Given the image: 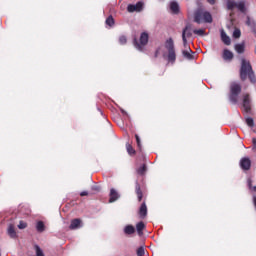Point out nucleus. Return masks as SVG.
<instances>
[{
    "mask_svg": "<svg viewBox=\"0 0 256 256\" xmlns=\"http://www.w3.org/2000/svg\"><path fill=\"white\" fill-rule=\"evenodd\" d=\"M162 55L164 59H167L170 63H175L177 59V54H175V43L173 38L166 40L164 46L159 47L155 52V57Z\"/></svg>",
    "mask_w": 256,
    "mask_h": 256,
    "instance_id": "nucleus-1",
    "label": "nucleus"
},
{
    "mask_svg": "<svg viewBox=\"0 0 256 256\" xmlns=\"http://www.w3.org/2000/svg\"><path fill=\"white\" fill-rule=\"evenodd\" d=\"M250 79V83H256L255 72L251 66V62L245 58H241V67H240V79L246 81Z\"/></svg>",
    "mask_w": 256,
    "mask_h": 256,
    "instance_id": "nucleus-2",
    "label": "nucleus"
},
{
    "mask_svg": "<svg viewBox=\"0 0 256 256\" xmlns=\"http://www.w3.org/2000/svg\"><path fill=\"white\" fill-rule=\"evenodd\" d=\"M194 21L195 23H212L213 17L211 16V13L203 10L198 9L194 14Z\"/></svg>",
    "mask_w": 256,
    "mask_h": 256,
    "instance_id": "nucleus-3",
    "label": "nucleus"
},
{
    "mask_svg": "<svg viewBox=\"0 0 256 256\" xmlns=\"http://www.w3.org/2000/svg\"><path fill=\"white\" fill-rule=\"evenodd\" d=\"M147 43H149V34H147V32H144L140 36V43L137 42L136 39L134 40V47L138 51H143V49H145V45H147Z\"/></svg>",
    "mask_w": 256,
    "mask_h": 256,
    "instance_id": "nucleus-4",
    "label": "nucleus"
},
{
    "mask_svg": "<svg viewBox=\"0 0 256 256\" xmlns=\"http://www.w3.org/2000/svg\"><path fill=\"white\" fill-rule=\"evenodd\" d=\"M241 93V85L237 83H232L231 84V94H230V101L231 103H237L238 101V95Z\"/></svg>",
    "mask_w": 256,
    "mask_h": 256,
    "instance_id": "nucleus-5",
    "label": "nucleus"
},
{
    "mask_svg": "<svg viewBox=\"0 0 256 256\" xmlns=\"http://www.w3.org/2000/svg\"><path fill=\"white\" fill-rule=\"evenodd\" d=\"M193 36V32L191 30V25L187 24L182 31V41L184 47H187V39Z\"/></svg>",
    "mask_w": 256,
    "mask_h": 256,
    "instance_id": "nucleus-6",
    "label": "nucleus"
},
{
    "mask_svg": "<svg viewBox=\"0 0 256 256\" xmlns=\"http://www.w3.org/2000/svg\"><path fill=\"white\" fill-rule=\"evenodd\" d=\"M128 13H141L143 11V2H137L136 4H129L127 6Z\"/></svg>",
    "mask_w": 256,
    "mask_h": 256,
    "instance_id": "nucleus-7",
    "label": "nucleus"
},
{
    "mask_svg": "<svg viewBox=\"0 0 256 256\" xmlns=\"http://www.w3.org/2000/svg\"><path fill=\"white\" fill-rule=\"evenodd\" d=\"M243 109L246 113L251 111V97H249V94L243 95Z\"/></svg>",
    "mask_w": 256,
    "mask_h": 256,
    "instance_id": "nucleus-8",
    "label": "nucleus"
},
{
    "mask_svg": "<svg viewBox=\"0 0 256 256\" xmlns=\"http://www.w3.org/2000/svg\"><path fill=\"white\" fill-rule=\"evenodd\" d=\"M240 167L243 171H249L251 169V160L249 158H242L240 160Z\"/></svg>",
    "mask_w": 256,
    "mask_h": 256,
    "instance_id": "nucleus-9",
    "label": "nucleus"
},
{
    "mask_svg": "<svg viewBox=\"0 0 256 256\" xmlns=\"http://www.w3.org/2000/svg\"><path fill=\"white\" fill-rule=\"evenodd\" d=\"M222 57L224 61H232L234 55H233V52H231V50L224 49Z\"/></svg>",
    "mask_w": 256,
    "mask_h": 256,
    "instance_id": "nucleus-10",
    "label": "nucleus"
},
{
    "mask_svg": "<svg viewBox=\"0 0 256 256\" xmlns=\"http://www.w3.org/2000/svg\"><path fill=\"white\" fill-rule=\"evenodd\" d=\"M117 199H119V193H117L116 189H111L110 190V199L109 202L110 203H115V201H117Z\"/></svg>",
    "mask_w": 256,
    "mask_h": 256,
    "instance_id": "nucleus-11",
    "label": "nucleus"
},
{
    "mask_svg": "<svg viewBox=\"0 0 256 256\" xmlns=\"http://www.w3.org/2000/svg\"><path fill=\"white\" fill-rule=\"evenodd\" d=\"M139 215H140L141 219H145L147 217V204L143 203L140 206Z\"/></svg>",
    "mask_w": 256,
    "mask_h": 256,
    "instance_id": "nucleus-12",
    "label": "nucleus"
},
{
    "mask_svg": "<svg viewBox=\"0 0 256 256\" xmlns=\"http://www.w3.org/2000/svg\"><path fill=\"white\" fill-rule=\"evenodd\" d=\"M170 11L177 15V13H179V3L176 1L170 2Z\"/></svg>",
    "mask_w": 256,
    "mask_h": 256,
    "instance_id": "nucleus-13",
    "label": "nucleus"
},
{
    "mask_svg": "<svg viewBox=\"0 0 256 256\" xmlns=\"http://www.w3.org/2000/svg\"><path fill=\"white\" fill-rule=\"evenodd\" d=\"M221 39L225 45H231V38L225 33L224 30H221Z\"/></svg>",
    "mask_w": 256,
    "mask_h": 256,
    "instance_id": "nucleus-14",
    "label": "nucleus"
},
{
    "mask_svg": "<svg viewBox=\"0 0 256 256\" xmlns=\"http://www.w3.org/2000/svg\"><path fill=\"white\" fill-rule=\"evenodd\" d=\"M234 49L239 54L245 53V42L235 44Z\"/></svg>",
    "mask_w": 256,
    "mask_h": 256,
    "instance_id": "nucleus-15",
    "label": "nucleus"
},
{
    "mask_svg": "<svg viewBox=\"0 0 256 256\" xmlns=\"http://www.w3.org/2000/svg\"><path fill=\"white\" fill-rule=\"evenodd\" d=\"M81 227V219H73L70 224V229L75 230Z\"/></svg>",
    "mask_w": 256,
    "mask_h": 256,
    "instance_id": "nucleus-16",
    "label": "nucleus"
},
{
    "mask_svg": "<svg viewBox=\"0 0 256 256\" xmlns=\"http://www.w3.org/2000/svg\"><path fill=\"white\" fill-rule=\"evenodd\" d=\"M7 232L11 239L17 238V232L15 231V227L13 225H9Z\"/></svg>",
    "mask_w": 256,
    "mask_h": 256,
    "instance_id": "nucleus-17",
    "label": "nucleus"
},
{
    "mask_svg": "<svg viewBox=\"0 0 256 256\" xmlns=\"http://www.w3.org/2000/svg\"><path fill=\"white\" fill-rule=\"evenodd\" d=\"M227 9H229V11H233V9H237V2H235V0H228Z\"/></svg>",
    "mask_w": 256,
    "mask_h": 256,
    "instance_id": "nucleus-18",
    "label": "nucleus"
},
{
    "mask_svg": "<svg viewBox=\"0 0 256 256\" xmlns=\"http://www.w3.org/2000/svg\"><path fill=\"white\" fill-rule=\"evenodd\" d=\"M124 233L126 235H133V233H135V227H133V225H127L125 228H124Z\"/></svg>",
    "mask_w": 256,
    "mask_h": 256,
    "instance_id": "nucleus-19",
    "label": "nucleus"
},
{
    "mask_svg": "<svg viewBox=\"0 0 256 256\" xmlns=\"http://www.w3.org/2000/svg\"><path fill=\"white\" fill-rule=\"evenodd\" d=\"M143 229H145V223L143 222H139L137 225H136V231L138 233V235H143Z\"/></svg>",
    "mask_w": 256,
    "mask_h": 256,
    "instance_id": "nucleus-20",
    "label": "nucleus"
},
{
    "mask_svg": "<svg viewBox=\"0 0 256 256\" xmlns=\"http://www.w3.org/2000/svg\"><path fill=\"white\" fill-rule=\"evenodd\" d=\"M236 9H238V11H241V13H245V1L237 2Z\"/></svg>",
    "mask_w": 256,
    "mask_h": 256,
    "instance_id": "nucleus-21",
    "label": "nucleus"
},
{
    "mask_svg": "<svg viewBox=\"0 0 256 256\" xmlns=\"http://www.w3.org/2000/svg\"><path fill=\"white\" fill-rule=\"evenodd\" d=\"M36 229L39 233H43V231H45V224L43 223V221H39L36 224Z\"/></svg>",
    "mask_w": 256,
    "mask_h": 256,
    "instance_id": "nucleus-22",
    "label": "nucleus"
},
{
    "mask_svg": "<svg viewBox=\"0 0 256 256\" xmlns=\"http://www.w3.org/2000/svg\"><path fill=\"white\" fill-rule=\"evenodd\" d=\"M182 55H183V57H185L186 59H189V60L193 59V55L191 54V49H190V48H188V50H184V51L182 52Z\"/></svg>",
    "mask_w": 256,
    "mask_h": 256,
    "instance_id": "nucleus-23",
    "label": "nucleus"
},
{
    "mask_svg": "<svg viewBox=\"0 0 256 256\" xmlns=\"http://www.w3.org/2000/svg\"><path fill=\"white\" fill-rule=\"evenodd\" d=\"M136 194L138 197V201H141L143 199V193L141 192V187L136 186Z\"/></svg>",
    "mask_w": 256,
    "mask_h": 256,
    "instance_id": "nucleus-24",
    "label": "nucleus"
},
{
    "mask_svg": "<svg viewBox=\"0 0 256 256\" xmlns=\"http://www.w3.org/2000/svg\"><path fill=\"white\" fill-rule=\"evenodd\" d=\"M114 24H115V20L113 19V16H109L106 19V25H109V27H113Z\"/></svg>",
    "mask_w": 256,
    "mask_h": 256,
    "instance_id": "nucleus-25",
    "label": "nucleus"
},
{
    "mask_svg": "<svg viewBox=\"0 0 256 256\" xmlns=\"http://www.w3.org/2000/svg\"><path fill=\"white\" fill-rule=\"evenodd\" d=\"M246 124L248 127H255V121L251 117L246 118Z\"/></svg>",
    "mask_w": 256,
    "mask_h": 256,
    "instance_id": "nucleus-26",
    "label": "nucleus"
},
{
    "mask_svg": "<svg viewBox=\"0 0 256 256\" xmlns=\"http://www.w3.org/2000/svg\"><path fill=\"white\" fill-rule=\"evenodd\" d=\"M126 149L129 155H135V149H133V146H131V144H126Z\"/></svg>",
    "mask_w": 256,
    "mask_h": 256,
    "instance_id": "nucleus-27",
    "label": "nucleus"
},
{
    "mask_svg": "<svg viewBox=\"0 0 256 256\" xmlns=\"http://www.w3.org/2000/svg\"><path fill=\"white\" fill-rule=\"evenodd\" d=\"M193 33H194L195 35H199L200 37H203V35H205V29H195V30L193 31Z\"/></svg>",
    "mask_w": 256,
    "mask_h": 256,
    "instance_id": "nucleus-28",
    "label": "nucleus"
},
{
    "mask_svg": "<svg viewBox=\"0 0 256 256\" xmlns=\"http://www.w3.org/2000/svg\"><path fill=\"white\" fill-rule=\"evenodd\" d=\"M233 37L234 39H239V37H241V30L239 28H235L233 32Z\"/></svg>",
    "mask_w": 256,
    "mask_h": 256,
    "instance_id": "nucleus-29",
    "label": "nucleus"
},
{
    "mask_svg": "<svg viewBox=\"0 0 256 256\" xmlns=\"http://www.w3.org/2000/svg\"><path fill=\"white\" fill-rule=\"evenodd\" d=\"M35 250H36V256H45V254L43 253V250H41V247H39L38 245H35Z\"/></svg>",
    "mask_w": 256,
    "mask_h": 256,
    "instance_id": "nucleus-30",
    "label": "nucleus"
},
{
    "mask_svg": "<svg viewBox=\"0 0 256 256\" xmlns=\"http://www.w3.org/2000/svg\"><path fill=\"white\" fill-rule=\"evenodd\" d=\"M145 171H147V166L142 165V166L138 169V174H139V175H145Z\"/></svg>",
    "mask_w": 256,
    "mask_h": 256,
    "instance_id": "nucleus-31",
    "label": "nucleus"
},
{
    "mask_svg": "<svg viewBox=\"0 0 256 256\" xmlns=\"http://www.w3.org/2000/svg\"><path fill=\"white\" fill-rule=\"evenodd\" d=\"M137 255H138V256H143V255H145V248H143V247L138 248V249H137Z\"/></svg>",
    "mask_w": 256,
    "mask_h": 256,
    "instance_id": "nucleus-32",
    "label": "nucleus"
},
{
    "mask_svg": "<svg viewBox=\"0 0 256 256\" xmlns=\"http://www.w3.org/2000/svg\"><path fill=\"white\" fill-rule=\"evenodd\" d=\"M18 229H27V224L24 221H20L18 224Z\"/></svg>",
    "mask_w": 256,
    "mask_h": 256,
    "instance_id": "nucleus-33",
    "label": "nucleus"
},
{
    "mask_svg": "<svg viewBox=\"0 0 256 256\" xmlns=\"http://www.w3.org/2000/svg\"><path fill=\"white\" fill-rule=\"evenodd\" d=\"M119 42H120L121 45H125V43H127V37L121 36L119 38Z\"/></svg>",
    "mask_w": 256,
    "mask_h": 256,
    "instance_id": "nucleus-34",
    "label": "nucleus"
},
{
    "mask_svg": "<svg viewBox=\"0 0 256 256\" xmlns=\"http://www.w3.org/2000/svg\"><path fill=\"white\" fill-rule=\"evenodd\" d=\"M135 137H136L138 147H141V139L139 138V135H135Z\"/></svg>",
    "mask_w": 256,
    "mask_h": 256,
    "instance_id": "nucleus-35",
    "label": "nucleus"
},
{
    "mask_svg": "<svg viewBox=\"0 0 256 256\" xmlns=\"http://www.w3.org/2000/svg\"><path fill=\"white\" fill-rule=\"evenodd\" d=\"M87 195H89L88 191H83V192L80 193L81 197H86Z\"/></svg>",
    "mask_w": 256,
    "mask_h": 256,
    "instance_id": "nucleus-36",
    "label": "nucleus"
},
{
    "mask_svg": "<svg viewBox=\"0 0 256 256\" xmlns=\"http://www.w3.org/2000/svg\"><path fill=\"white\" fill-rule=\"evenodd\" d=\"M248 187H249V189H253V186H252V181H251V179H248Z\"/></svg>",
    "mask_w": 256,
    "mask_h": 256,
    "instance_id": "nucleus-37",
    "label": "nucleus"
},
{
    "mask_svg": "<svg viewBox=\"0 0 256 256\" xmlns=\"http://www.w3.org/2000/svg\"><path fill=\"white\" fill-rule=\"evenodd\" d=\"M208 3H210V5H215V0H208Z\"/></svg>",
    "mask_w": 256,
    "mask_h": 256,
    "instance_id": "nucleus-38",
    "label": "nucleus"
},
{
    "mask_svg": "<svg viewBox=\"0 0 256 256\" xmlns=\"http://www.w3.org/2000/svg\"><path fill=\"white\" fill-rule=\"evenodd\" d=\"M252 143H253V145H256V138L252 139Z\"/></svg>",
    "mask_w": 256,
    "mask_h": 256,
    "instance_id": "nucleus-39",
    "label": "nucleus"
},
{
    "mask_svg": "<svg viewBox=\"0 0 256 256\" xmlns=\"http://www.w3.org/2000/svg\"><path fill=\"white\" fill-rule=\"evenodd\" d=\"M246 23H247V25H251V22L249 21V18H248Z\"/></svg>",
    "mask_w": 256,
    "mask_h": 256,
    "instance_id": "nucleus-40",
    "label": "nucleus"
},
{
    "mask_svg": "<svg viewBox=\"0 0 256 256\" xmlns=\"http://www.w3.org/2000/svg\"><path fill=\"white\" fill-rule=\"evenodd\" d=\"M252 189H253V191H255V193H256V186H254Z\"/></svg>",
    "mask_w": 256,
    "mask_h": 256,
    "instance_id": "nucleus-41",
    "label": "nucleus"
},
{
    "mask_svg": "<svg viewBox=\"0 0 256 256\" xmlns=\"http://www.w3.org/2000/svg\"><path fill=\"white\" fill-rule=\"evenodd\" d=\"M122 113H125V111H124V110H122Z\"/></svg>",
    "mask_w": 256,
    "mask_h": 256,
    "instance_id": "nucleus-42",
    "label": "nucleus"
},
{
    "mask_svg": "<svg viewBox=\"0 0 256 256\" xmlns=\"http://www.w3.org/2000/svg\"><path fill=\"white\" fill-rule=\"evenodd\" d=\"M0 256H1V254H0Z\"/></svg>",
    "mask_w": 256,
    "mask_h": 256,
    "instance_id": "nucleus-43",
    "label": "nucleus"
}]
</instances>
